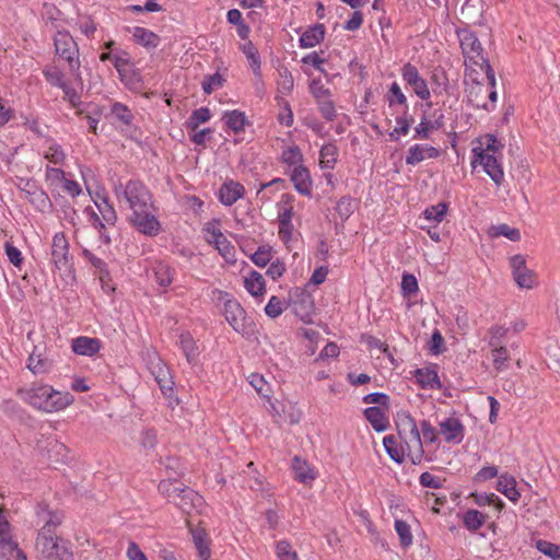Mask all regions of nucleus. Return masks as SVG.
I'll return each instance as SVG.
<instances>
[{"instance_id": "9b49d317", "label": "nucleus", "mask_w": 560, "mask_h": 560, "mask_svg": "<svg viewBox=\"0 0 560 560\" xmlns=\"http://www.w3.org/2000/svg\"><path fill=\"white\" fill-rule=\"evenodd\" d=\"M401 75L421 100H428L430 97L427 82L420 77L418 69L413 65L410 62L404 65Z\"/></svg>"}, {"instance_id": "cd10ccee", "label": "nucleus", "mask_w": 560, "mask_h": 560, "mask_svg": "<svg viewBox=\"0 0 560 560\" xmlns=\"http://www.w3.org/2000/svg\"><path fill=\"white\" fill-rule=\"evenodd\" d=\"M158 369L159 370H158V372L155 374V381L160 385V388H161L162 393L168 399H172L173 398V394H174V389H173L174 382L172 381L170 372H168L167 369H165L163 366H159Z\"/></svg>"}, {"instance_id": "dca6fc26", "label": "nucleus", "mask_w": 560, "mask_h": 560, "mask_svg": "<svg viewBox=\"0 0 560 560\" xmlns=\"http://www.w3.org/2000/svg\"><path fill=\"white\" fill-rule=\"evenodd\" d=\"M245 194V188L242 184L234 180L225 182L219 190V199L224 206H232Z\"/></svg>"}, {"instance_id": "13d9d810", "label": "nucleus", "mask_w": 560, "mask_h": 560, "mask_svg": "<svg viewBox=\"0 0 560 560\" xmlns=\"http://www.w3.org/2000/svg\"><path fill=\"white\" fill-rule=\"evenodd\" d=\"M155 281L161 287H167L172 283V275L168 267L160 265L154 270Z\"/></svg>"}, {"instance_id": "e433bc0d", "label": "nucleus", "mask_w": 560, "mask_h": 560, "mask_svg": "<svg viewBox=\"0 0 560 560\" xmlns=\"http://www.w3.org/2000/svg\"><path fill=\"white\" fill-rule=\"evenodd\" d=\"M210 117L211 114L208 107H200L195 109L187 120V127L191 130H196L200 124L207 122Z\"/></svg>"}, {"instance_id": "a878e982", "label": "nucleus", "mask_w": 560, "mask_h": 560, "mask_svg": "<svg viewBox=\"0 0 560 560\" xmlns=\"http://www.w3.org/2000/svg\"><path fill=\"white\" fill-rule=\"evenodd\" d=\"M497 489L513 502H516L521 497L516 489V480L514 477L509 475H502L499 477Z\"/></svg>"}, {"instance_id": "0e129e2a", "label": "nucleus", "mask_w": 560, "mask_h": 560, "mask_svg": "<svg viewBox=\"0 0 560 560\" xmlns=\"http://www.w3.org/2000/svg\"><path fill=\"white\" fill-rule=\"evenodd\" d=\"M65 153L59 144L49 145L45 153V158L54 164H61L65 161Z\"/></svg>"}, {"instance_id": "7ed1b4c3", "label": "nucleus", "mask_w": 560, "mask_h": 560, "mask_svg": "<svg viewBox=\"0 0 560 560\" xmlns=\"http://www.w3.org/2000/svg\"><path fill=\"white\" fill-rule=\"evenodd\" d=\"M16 395L34 408L46 412L59 411L73 401L71 394L55 390L49 385L34 384L31 388H19Z\"/></svg>"}, {"instance_id": "c756f323", "label": "nucleus", "mask_w": 560, "mask_h": 560, "mask_svg": "<svg viewBox=\"0 0 560 560\" xmlns=\"http://www.w3.org/2000/svg\"><path fill=\"white\" fill-rule=\"evenodd\" d=\"M338 149L332 143H327L322 147L319 156H320V166L322 168L330 170L334 168L337 162Z\"/></svg>"}, {"instance_id": "bf43d9fd", "label": "nucleus", "mask_w": 560, "mask_h": 560, "mask_svg": "<svg viewBox=\"0 0 560 560\" xmlns=\"http://www.w3.org/2000/svg\"><path fill=\"white\" fill-rule=\"evenodd\" d=\"M243 52L246 55V57L250 60V66L256 71L260 68V60L258 57L257 49L255 48L254 44L252 42H248L242 46Z\"/></svg>"}, {"instance_id": "49530a36", "label": "nucleus", "mask_w": 560, "mask_h": 560, "mask_svg": "<svg viewBox=\"0 0 560 560\" xmlns=\"http://www.w3.org/2000/svg\"><path fill=\"white\" fill-rule=\"evenodd\" d=\"M82 254L91 262V265L98 270L100 279L104 281L105 276H108L105 261L96 257L91 250L86 248L83 249Z\"/></svg>"}, {"instance_id": "393cba45", "label": "nucleus", "mask_w": 560, "mask_h": 560, "mask_svg": "<svg viewBox=\"0 0 560 560\" xmlns=\"http://www.w3.org/2000/svg\"><path fill=\"white\" fill-rule=\"evenodd\" d=\"M364 417L376 432H383L388 427V421L380 407L366 408Z\"/></svg>"}, {"instance_id": "e2e57ef3", "label": "nucleus", "mask_w": 560, "mask_h": 560, "mask_svg": "<svg viewBox=\"0 0 560 560\" xmlns=\"http://www.w3.org/2000/svg\"><path fill=\"white\" fill-rule=\"evenodd\" d=\"M311 93L315 97L316 102H319L322 100H327L331 96V93L328 89H326L319 80H313L311 85Z\"/></svg>"}, {"instance_id": "864d4df0", "label": "nucleus", "mask_w": 560, "mask_h": 560, "mask_svg": "<svg viewBox=\"0 0 560 560\" xmlns=\"http://www.w3.org/2000/svg\"><path fill=\"white\" fill-rule=\"evenodd\" d=\"M320 115L328 121L336 118V109L334 102L329 98L317 102Z\"/></svg>"}, {"instance_id": "aec40b11", "label": "nucleus", "mask_w": 560, "mask_h": 560, "mask_svg": "<svg viewBox=\"0 0 560 560\" xmlns=\"http://www.w3.org/2000/svg\"><path fill=\"white\" fill-rule=\"evenodd\" d=\"M415 376L422 388L441 389L438 372L431 368L417 369Z\"/></svg>"}, {"instance_id": "052dcab7", "label": "nucleus", "mask_w": 560, "mask_h": 560, "mask_svg": "<svg viewBox=\"0 0 560 560\" xmlns=\"http://www.w3.org/2000/svg\"><path fill=\"white\" fill-rule=\"evenodd\" d=\"M277 556L280 560H292L298 557L296 552L292 550L291 545L287 540L278 541Z\"/></svg>"}, {"instance_id": "6e6d98bb", "label": "nucleus", "mask_w": 560, "mask_h": 560, "mask_svg": "<svg viewBox=\"0 0 560 560\" xmlns=\"http://www.w3.org/2000/svg\"><path fill=\"white\" fill-rule=\"evenodd\" d=\"M303 155L299 147H291L283 151L282 161L288 165H296L302 162Z\"/></svg>"}, {"instance_id": "473e14b6", "label": "nucleus", "mask_w": 560, "mask_h": 560, "mask_svg": "<svg viewBox=\"0 0 560 560\" xmlns=\"http://www.w3.org/2000/svg\"><path fill=\"white\" fill-rule=\"evenodd\" d=\"M513 278L517 285L523 289H532L536 284V275L527 267L514 272Z\"/></svg>"}, {"instance_id": "9d476101", "label": "nucleus", "mask_w": 560, "mask_h": 560, "mask_svg": "<svg viewBox=\"0 0 560 560\" xmlns=\"http://www.w3.org/2000/svg\"><path fill=\"white\" fill-rule=\"evenodd\" d=\"M52 261L58 270L70 268L69 243L63 233H56L51 244Z\"/></svg>"}, {"instance_id": "6ab92c4d", "label": "nucleus", "mask_w": 560, "mask_h": 560, "mask_svg": "<svg viewBox=\"0 0 560 560\" xmlns=\"http://www.w3.org/2000/svg\"><path fill=\"white\" fill-rule=\"evenodd\" d=\"M487 93H488V86L479 83V82H476L474 83L469 91H468V102L476 108H483L486 110H491L493 109V105L491 107L488 106L487 102H486V96H487Z\"/></svg>"}, {"instance_id": "c03bdc74", "label": "nucleus", "mask_w": 560, "mask_h": 560, "mask_svg": "<svg viewBox=\"0 0 560 560\" xmlns=\"http://www.w3.org/2000/svg\"><path fill=\"white\" fill-rule=\"evenodd\" d=\"M112 114L125 125H130L133 118L130 109L119 102L112 106Z\"/></svg>"}, {"instance_id": "4468645a", "label": "nucleus", "mask_w": 560, "mask_h": 560, "mask_svg": "<svg viewBox=\"0 0 560 560\" xmlns=\"http://www.w3.org/2000/svg\"><path fill=\"white\" fill-rule=\"evenodd\" d=\"M440 156V150L431 145L415 144L408 149L406 155L407 165H416L425 159H436Z\"/></svg>"}, {"instance_id": "a19ab883", "label": "nucleus", "mask_w": 560, "mask_h": 560, "mask_svg": "<svg viewBox=\"0 0 560 560\" xmlns=\"http://www.w3.org/2000/svg\"><path fill=\"white\" fill-rule=\"evenodd\" d=\"M536 548L552 560H560V546L547 540H537Z\"/></svg>"}, {"instance_id": "37998d69", "label": "nucleus", "mask_w": 560, "mask_h": 560, "mask_svg": "<svg viewBox=\"0 0 560 560\" xmlns=\"http://www.w3.org/2000/svg\"><path fill=\"white\" fill-rule=\"evenodd\" d=\"M294 80L291 72L283 68L279 70L278 89L283 94H289L293 90Z\"/></svg>"}, {"instance_id": "4be33fe9", "label": "nucleus", "mask_w": 560, "mask_h": 560, "mask_svg": "<svg viewBox=\"0 0 560 560\" xmlns=\"http://www.w3.org/2000/svg\"><path fill=\"white\" fill-rule=\"evenodd\" d=\"M292 469L294 471L295 479L302 483H308L316 478L313 468H311L308 464L299 456L293 458Z\"/></svg>"}, {"instance_id": "412c9836", "label": "nucleus", "mask_w": 560, "mask_h": 560, "mask_svg": "<svg viewBox=\"0 0 560 560\" xmlns=\"http://www.w3.org/2000/svg\"><path fill=\"white\" fill-rule=\"evenodd\" d=\"M325 26L315 24L306 30L300 37V46L303 48H312L324 40Z\"/></svg>"}, {"instance_id": "39448f33", "label": "nucleus", "mask_w": 560, "mask_h": 560, "mask_svg": "<svg viewBox=\"0 0 560 560\" xmlns=\"http://www.w3.org/2000/svg\"><path fill=\"white\" fill-rule=\"evenodd\" d=\"M458 36L464 56L474 65L480 66L486 72L489 84L495 85L494 70L491 68L488 59L482 56V47L475 33L460 31Z\"/></svg>"}, {"instance_id": "58836bf2", "label": "nucleus", "mask_w": 560, "mask_h": 560, "mask_svg": "<svg viewBox=\"0 0 560 560\" xmlns=\"http://www.w3.org/2000/svg\"><path fill=\"white\" fill-rule=\"evenodd\" d=\"M447 212V205L440 202L434 206H430L424 210V218L429 221L442 222Z\"/></svg>"}, {"instance_id": "6e6552de", "label": "nucleus", "mask_w": 560, "mask_h": 560, "mask_svg": "<svg viewBox=\"0 0 560 560\" xmlns=\"http://www.w3.org/2000/svg\"><path fill=\"white\" fill-rule=\"evenodd\" d=\"M224 317L226 322L236 331L244 335L249 334L252 325L246 317V313L236 300L229 299L224 302Z\"/></svg>"}, {"instance_id": "bb28decb", "label": "nucleus", "mask_w": 560, "mask_h": 560, "mask_svg": "<svg viewBox=\"0 0 560 560\" xmlns=\"http://www.w3.org/2000/svg\"><path fill=\"white\" fill-rule=\"evenodd\" d=\"M191 534L200 560H208L211 556V551L208 546L206 532L201 528H195L191 530Z\"/></svg>"}, {"instance_id": "ea45409f", "label": "nucleus", "mask_w": 560, "mask_h": 560, "mask_svg": "<svg viewBox=\"0 0 560 560\" xmlns=\"http://www.w3.org/2000/svg\"><path fill=\"white\" fill-rule=\"evenodd\" d=\"M215 248L226 259L232 260L234 258V247L228 241L224 234H217Z\"/></svg>"}, {"instance_id": "1a4fd4ad", "label": "nucleus", "mask_w": 560, "mask_h": 560, "mask_svg": "<svg viewBox=\"0 0 560 560\" xmlns=\"http://www.w3.org/2000/svg\"><path fill=\"white\" fill-rule=\"evenodd\" d=\"M291 308L296 317L304 323L312 322L314 312V300L312 295L305 290L295 292L291 298Z\"/></svg>"}, {"instance_id": "7c9ffc66", "label": "nucleus", "mask_w": 560, "mask_h": 560, "mask_svg": "<svg viewBox=\"0 0 560 560\" xmlns=\"http://www.w3.org/2000/svg\"><path fill=\"white\" fill-rule=\"evenodd\" d=\"M486 515L478 510H468L464 514L463 523L468 530L476 532L483 526Z\"/></svg>"}, {"instance_id": "338daca9", "label": "nucleus", "mask_w": 560, "mask_h": 560, "mask_svg": "<svg viewBox=\"0 0 560 560\" xmlns=\"http://www.w3.org/2000/svg\"><path fill=\"white\" fill-rule=\"evenodd\" d=\"M419 481L423 488L439 489L442 487V480L429 471L422 472Z\"/></svg>"}, {"instance_id": "603ef678", "label": "nucleus", "mask_w": 560, "mask_h": 560, "mask_svg": "<svg viewBox=\"0 0 560 560\" xmlns=\"http://www.w3.org/2000/svg\"><path fill=\"white\" fill-rule=\"evenodd\" d=\"M224 79L219 72H217L207 77V79L202 82V90L206 94H211L215 89L221 88Z\"/></svg>"}, {"instance_id": "423d86ee", "label": "nucleus", "mask_w": 560, "mask_h": 560, "mask_svg": "<svg viewBox=\"0 0 560 560\" xmlns=\"http://www.w3.org/2000/svg\"><path fill=\"white\" fill-rule=\"evenodd\" d=\"M56 52L68 61L70 71L81 83L80 61L78 45L72 36L66 31H58L54 37Z\"/></svg>"}, {"instance_id": "f8f14e48", "label": "nucleus", "mask_w": 560, "mask_h": 560, "mask_svg": "<svg viewBox=\"0 0 560 560\" xmlns=\"http://www.w3.org/2000/svg\"><path fill=\"white\" fill-rule=\"evenodd\" d=\"M173 503L184 513L189 514L194 510L198 511L202 508L205 501L203 498L191 488L183 487Z\"/></svg>"}, {"instance_id": "de8ad7c7", "label": "nucleus", "mask_w": 560, "mask_h": 560, "mask_svg": "<svg viewBox=\"0 0 560 560\" xmlns=\"http://www.w3.org/2000/svg\"><path fill=\"white\" fill-rule=\"evenodd\" d=\"M439 127L440 124L438 121L433 124L423 117L420 124L415 128V138L428 139L430 137V132L434 129H438Z\"/></svg>"}, {"instance_id": "20e7f679", "label": "nucleus", "mask_w": 560, "mask_h": 560, "mask_svg": "<svg viewBox=\"0 0 560 560\" xmlns=\"http://www.w3.org/2000/svg\"><path fill=\"white\" fill-rule=\"evenodd\" d=\"M396 428L399 440L406 447L408 458L413 465L420 464L424 456V450L416 420L409 412L399 411L396 416Z\"/></svg>"}, {"instance_id": "4d7b16f0", "label": "nucleus", "mask_w": 560, "mask_h": 560, "mask_svg": "<svg viewBox=\"0 0 560 560\" xmlns=\"http://www.w3.org/2000/svg\"><path fill=\"white\" fill-rule=\"evenodd\" d=\"M265 312L271 318L280 316L283 312L282 301L276 295L271 296L268 304L265 307Z\"/></svg>"}, {"instance_id": "4c0bfd02", "label": "nucleus", "mask_w": 560, "mask_h": 560, "mask_svg": "<svg viewBox=\"0 0 560 560\" xmlns=\"http://www.w3.org/2000/svg\"><path fill=\"white\" fill-rule=\"evenodd\" d=\"M387 102L390 107L401 105L405 106L406 109L408 108L407 98L397 82L392 83L387 95Z\"/></svg>"}, {"instance_id": "f704fd0d", "label": "nucleus", "mask_w": 560, "mask_h": 560, "mask_svg": "<svg viewBox=\"0 0 560 560\" xmlns=\"http://www.w3.org/2000/svg\"><path fill=\"white\" fill-rule=\"evenodd\" d=\"M68 454V448L65 444L54 440L48 442L47 456L54 463L62 462Z\"/></svg>"}, {"instance_id": "f03ea898", "label": "nucleus", "mask_w": 560, "mask_h": 560, "mask_svg": "<svg viewBox=\"0 0 560 560\" xmlns=\"http://www.w3.org/2000/svg\"><path fill=\"white\" fill-rule=\"evenodd\" d=\"M37 524L43 526L36 538L38 560H73L70 542L55 535V529L61 524V516L48 510L46 504H39Z\"/></svg>"}, {"instance_id": "2f4dec72", "label": "nucleus", "mask_w": 560, "mask_h": 560, "mask_svg": "<svg viewBox=\"0 0 560 560\" xmlns=\"http://www.w3.org/2000/svg\"><path fill=\"white\" fill-rule=\"evenodd\" d=\"M183 485L176 479H164L159 483V491L168 499L170 502H174Z\"/></svg>"}, {"instance_id": "69168bd1", "label": "nucleus", "mask_w": 560, "mask_h": 560, "mask_svg": "<svg viewBox=\"0 0 560 560\" xmlns=\"http://www.w3.org/2000/svg\"><path fill=\"white\" fill-rule=\"evenodd\" d=\"M420 430L425 443H434L438 440V432L428 420L421 421Z\"/></svg>"}, {"instance_id": "2eb2a0df", "label": "nucleus", "mask_w": 560, "mask_h": 560, "mask_svg": "<svg viewBox=\"0 0 560 560\" xmlns=\"http://www.w3.org/2000/svg\"><path fill=\"white\" fill-rule=\"evenodd\" d=\"M71 349L75 354L93 357L101 349V340L97 338L80 336L72 339Z\"/></svg>"}, {"instance_id": "3c124183", "label": "nucleus", "mask_w": 560, "mask_h": 560, "mask_svg": "<svg viewBox=\"0 0 560 560\" xmlns=\"http://www.w3.org/2000/svg\"><path fill=\"white\" fill-rule=\"evenodd\" d=\"M103 220L108 224H115L117 214L112 205L108 203L107 199H104L101 203H96Z\"/></svg>"}, {"instance_id": "0eeeda50", "label": "nucleus", "mask_w": 560, "mask_h": 560, "mask_svg": "<svg viewBox=\"0 0 560 560\" xmlns=\"http://www.w3.org/2000/svg\"><path fill=\"white\" fill-rule=\"evenodd\" d=\"M472 152L471 164L474 166L476 163L480 164L494 184L500 186L504 179V173L498 159L493 154L485 152L483 148H475Z\"/></svg>"}, {"instance_id": "f257e3e1", "label": "nucleus", "mask_w": 560, "mask_h": 560, "mask_svg": "<svg viewBox=\"0 0 560 560\" xmlns=\"http://www.w3.org/2000/svg\"><path fill=\"white\" fill-rule=\"evenodd\" d=\"M118 200L125 199L132 211L130 223L140 233L155 236L161 230V224L152 212L153 202L150 190L139 180H129L125 186H115Z\"/></svg>"}, {"instance_id": "b1692460", "label": "nucleus", "mask_w": 560, "mask_h": 560, "mask_svg": "<svg viewBox=\"0 0 560 560\" xmlns=\"http://www.w3.org/2000/svg\"><path fill=\"white\" fill-rule=\"evenodd\" d=\"M246 290L253 296H260L266 292V282L261 273L258 271H250L244 279Z\"/></svg>"}, {"instance_id": "a18cd8bd", "label": "nucleus", "mask_w": 560, "mask_h": 560, "mask_svg": "<svg viewBox=\"0 0 560 560\" xmlns=\"http://www.w3.org/2000/svg\"><path fill=\"white\" fill-rule=\"evenodd\" d=\"M44 77L52 86L62 88L66 82L63 81V74L57 67H47L43 71Z\"/></svg>"}, {"instance_id": "774afa93", "label": "nucleus", "mask_w": 560, "mask_h": 560, "mask_svg": "<svg viewBox=\"0 0 560 560\" xmlns=\"http://www.w3.org/2000/svg\"><path fill=\"white\" fill-rule=\"evenodd\" d=\"M401 290L406 295H410L418 290V282L413 275L406 273L402 276Z\"/></svg>"}, {"instance_id": "79ce46f5", "label": "nucleus", "mask_w": 560, "mask_h": 560, "mask_svg": "<svg viewBox=\"0 0 560 560\" xmlns=\"http://www.w3.org/2000/svg\"><path fill=\"white\" fill-rule=\"evenodd\" d=\"M395 529L399 536L401 546L409 547L412 544L410 526L405 521L397 520L395 522Z\"/></svg>"}, {"instance_id": "680f3d73", "label": "nucleus", "mask_w": 560, "mask_h": 560, "mask_svg": "<svg viewBox=\"0 0 560 560\" xmlns=\"http://www.w3.org/2000/svg\"><path fill=\"white\" fill-rule=\"evenodd\" d=\"M354 209V202L349 197H342L336 207L337 212L341 217V219H348Z\"/></svg>"}, {"instance_id": "a211bd4d", "label": "nucleus", "mask_w": 560, "mask_h": 560, "mask_svg": "<svg viewBox=\"0 0 560 560\" xmlns=\"http://www.w3.org/2000/svg\"><path fill=\"white\" fill-rule=\"evenodd\" d=\"M291 180L294 188L304 196H310L312 192V180L306 167L298 165L291 174Z\"/></svg>"}, {"instance_id": "09e8293b", "label": "nucleus", "mask_w": 560, "mask_h": 560, "mask_svg": "<svg viewBox=\"0 0 560 560\" xmlns=\"http://www.w3.org/2000/svg\"><path fill=\"white\" fill-rule=\"evenodd\" d=\"M488 332L490 335V339L488 342L490 348L503 346L502 341H503L504 337L506 336L508 328L502 327V326H493L488 330Z\"/></svg>"}, {"instance_id": "c9c22d12", "label": "nucleus", "mask_w": 560, "mask_h": 560, "mask_svg": "<svg viewBox=\"0 0 560 560\" xmlns=\"http://www.w3.org/2000/svg\"><path fill=\"white\" fill-rule=\"evenodd\" d=\"M492 362L497 371H503L506 369V362L510 360V354L504 346H498L491 348Z\"/></svg>"}, {"instance_id": "c85d7f7f", "label": "nucleus", "mask_w": 560, "mask_h": 560, "mask_svg": "<svg viewBox=\"0 0 560 560\" xmlns=\"http://www.w3.org/2000/svg\"><path fill=\"white\" fill-rule=\"evenodd\" d=\"M226 119V125L234 132H241L245 129V126L248 125V120L245 116V113L234 109L231 112H226L224 115Z\"/></svg>"}, {"instance_id": "f3484780", "label": "nucleus", "mask_w": 560, "mask_h": 560, "mask_svg": "<svg viewBox=\"0 0 560 560\" xmlns=\"http://www.w3.org/2000/svg\"><path fill=\"white\" fill-rule=\"evenodd\" d=\"M51 368L52 361L47 358L45 351H38V348L35 347L27 359V369L36 375L46 374Z\"/></svg>"}, {"instance_id": "ddd939ff", "label": "nucleus", "mask_w": 560, "mask_h": 560, "mask_svg": "<svg viewBox=\"0 0 560 560\" xmlns=\"http://www.w3.org/2000/svg\"><path fill=\"white\" fill-rule=\"evenodd\" d=\"M441 434L448 443L459 444L465 435V428L459 419L450 417L440 423Z\"/></svg>"}, {"instance_id": "8fccbe9b", "label": "nucleus", "mask_w": 560, "mask_h": 560, "mask_svg": "<svg viewBox=\"0 0 560 560\" xmlns=\"http://www.w3.org/2000/svg\"><path fill=\"white\" fill-rule=\"evenodd\" d=\"M271 260V248L261 246L253 255L252 261L258 267H265Z\"/></svg>"}, {"instance_id": "72a5a7b5", "label": "nucleus", "mask_w": 560, "mask_h": 560, "mask_svg": "<svg viewBox=\"0 0 560 560\" xmlns=\"http://www.w3.org/2000/svg\"><path fill=\"white\" fill-rule=\"evenodd\" d=\"M490 234L493 237L505 236L510 241L518 242L521 240V232L518 229L511 228L510 225L502 223L494 225L490 229Z\"/></svg>"}, {"instance_id": "5fc2aeb1", "label": "nucleus", "mask_w": 560, "mask_h": 560, "mask_svg": "<svg viewBox=\"0 0 560 560\" xmlns=\"http://www.w3.org/2000/svg\"><path fill=\"white\" fill-rule=\"evenodd\" d=\"M180 347L188 362H191L197 357L195 342L189 335L180 336Z\"/></svg>"}, {"instance_id": "5701e85b", "label": "nucleus", "mask_w": 560, "mask_h": 560, "mask_svg": "<svg viewBox=\"0 0 560 560\" xmlns=\"http://www.w3.org/2000/svg\"><path fill=\"white\" fill-rule=\"evenodd\" d=\"M135 40L145 48H156L160 45L161 38L152 31L137 26L132 32Z\"/></svg>"}]
</instances>
